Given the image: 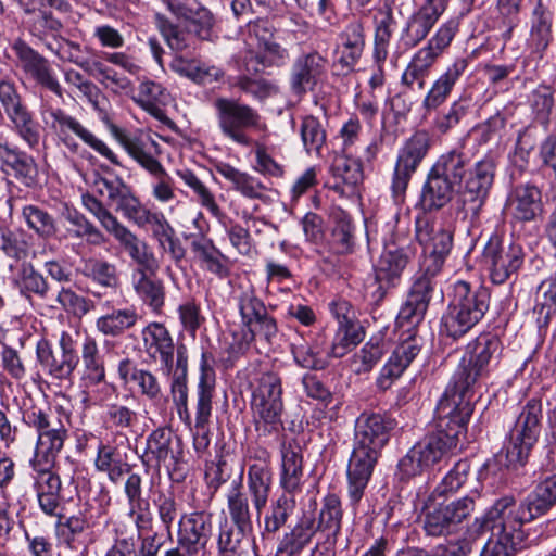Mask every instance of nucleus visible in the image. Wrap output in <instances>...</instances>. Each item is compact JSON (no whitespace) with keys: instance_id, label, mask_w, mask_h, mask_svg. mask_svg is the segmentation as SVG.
Instances as JSON below:
<instances>
[{"instance_id":"f03ea898","label":"nucleus","mask_w":556,"mask_h":556,"mask_svg":"<svg viewBox=\"0 0 556 556\" xmlns=\"http://www.w3.org/2000/svg\"><path fill=\"white\" fill-rule=\"evenodd\" d=\"M81 202L84 207L119 242L132 262L136 263L137 268L135 270H149L151 274H155L159 269V263L146 241L139 239L123 225L94 194L84 193Z\"/></svg>"},{"instance_id":"58836bf2","label":"nucleus","mask_w":556,"mask_h":556,"mask_svg":"<svg viewBox=\"0 0 556 556\" xmlns=\"http://www.w3.org/2000/svg\"><path fill=\"white\" fill-rule=\"evenodd\" d=\"M332 174L338 180L334 189L344 194H353L363 180V169L358 161L344 154L337 155L332 163Z\"/></svg>"},{"instance_id":"cd10ccee","label":"nucleus","mask_w":556,"mask_h":556,"mask_svg":"<svg viewBox=\"0 0 556 556\" xmlns=\"http://www.w3.org/2000/svg\"><path fill=\"white\" fill-rule=\"evenodd\" d=\"M168 11L179 21H185L201 39H208L214 26L213 14L198 2L166 0Z\"/></svg>"},{"instance_id":"a878e982","label":"nucleus","mask_w":556,"mask_h":556,"mask_svg":"<svg viewBox=\"0 0 556 556\" xmlns=\"http://www.w3.org/2000/svg\"><path fill=\"white\" fill-rule=\"evenodd\" d=\"M143 350L154 362L164 365L169 374L174 363V341L168 329L161 323H150L141 331Z\"/></svg>"},{"instance_id":"dca6fc26","label":"nucleus","mask_w":556,"mask_h":556,"mask_svg":"<svg viewBox=\"0 0 556 556\" xmlns=\"http://www.w3.org/2000/svg\"><path fill=\"white\" fill-rule=\"evenodd\" d=\"M416 239L429 254L424 264L442 267L453 245L452 230L441 220L419 216L416 219Z\"/></svg>"},{"instance_id":"2eb2a0df","label":"nucleus","mask_w":556,"mask_h":556,"mask_svg":"<svg viewBox=\"0 0 556 556\" xmlns=\"http://www.w3.org/2000/svg\"><path fill=\"white\" fill-rule=\"evenodd\" d=\"M245 462L248 465V491L260 518L267 505L273 483L270 455L266 448L249 447Z\"/></svg>"},{"instance_id":"1a4fd4ad","label":"nucleus","mask_w":556,"mask_h":556,"mask_svg":"<svg viewBox=\"0 0 556 556\" xmlns=\"http://www.w3.org/2000/svg\"><path fill=\"white\" fill-rule=\"evenodd\" d=\"M442 267L422 264L421 274L414 280L405 304L396 318L399 327L410 328L419 325L426 315L432 294L437 287V275Z\"/></svg>"},{"instance_id":"052dcab7","label":"nucleus","mask_w":556,"mask_h":556,"mask_svg":"<svg viewBox=\"0 0 556 556\" xmlns=\"http://www.w3.org/2000/svg\"><path fill=\"white\" fill-rule=\"evenodd\" d=\"M295 501L289 494L280 495L271 505L270 513L265 517V531L277 532L286 525L290 513L294 509Z\"/></svg>"},{"instance_id":"603ef678","label":"nucleus","mask_w":556,"mask_h":556,"mask_svg":"<svg viewBox=\"0 0 556 556\" xmlns=\"http://www.w3.org/2000/svg\"><path fill=\"white\" fill-rule=\"evenodd\" d=\"M96 467L108 473L112 482H117L130 469L129 465L122 458L115 448L108 445H100L96 459Z\"/></svg>"},{"instance_id":"bf43d9fd","label":"nucleus","mask_w":556,"mask_h":556,"mask_svg":"<svg viewBox=\"0 0 556 556\" xmlns=\"http://www.w3.org/2000/svg\"><path fill=\"white\" fill-rule=\"evenodd\" d=\"M228 510L231 520L240 529H251V513L247 496L239 486H235L227 496Z\"/></svg>"},{"instance_id":"473e14b6","label":"nucleus","mask_w":556,"mask_h":556,"mask_svg":"<svg viewBox=\"0 0 556 556\" xmlns=\"http://www.w3.org/2000/svg\"><path fill=\"white\" fill-rule=\"evenodd\" d=\"M408 261L409 257L403 249H388L382 253L376 267L377 299H382L386 289L396 285Z\"/></svg>"},{"instance_id":"49530a36","label":"nucleus","mask_w":556,"mask_h":556,"mask_svg":"<svg viewBox=\"0 0 556 556\" xmlns=\"http://www.w3.org/2000/svg\"><path fill=\"white\" fill-rule=\"evenodd\" d=\"M467 157L456 150L442 154L431 170L442 178L451 181L457 187H460L463 178L467 173Z\"/></svg>"},{"instance_id":"13d9d810","label":"nucleus","mask_w":556,"mask_h":556,"mask_svg":"<svg viewBox=\"0 0 556 556\" xmlns=\"http://www.w3.org/2000/svg\"><path fill=\"white\" fill-rule=\"evenodd\" d=\"M155 23L172 50L184 51L190 47L191 38L189 34L172 23L164 14L156 13Z\"/></svg>"},{"instance_id":"f3484780","label":"nucleus","mask_w":556,"mask_h":556,"mask_svg":"<svg viewBox=\"0 0 556 556\" xmlns=\"http://www.w3.org/2000/svg\"><path fill=\"white\" fill-rule=\"evenodd\" d=\"M430 147V136L426 131L415 132L400 151L394 169L392 190L395 198L404 194L412 174L427 154Z\"/></svg>"},{"instance_id":"412c9836","label":"nucleus","mask_w":556,"mask_h":556,"mask_svg":"<svg viewBox=\"0 0 556 556\" xmlns=\"http://www.w3.org/2000/svg\"><path fill=\"white\" fill-rule=\"evenodd\" d=\"M90 187L96 194L106 198L108 205L113 206L125 218H128L141 202L131 188L118 177L109 179L94 173Z\"/></svg>"},{"instance_id":"0e129e2a","label":"nucleus","mask_w":556,"mask_h":556,"mask_svg":"<svg viewBox=\"0 0 556 556\" xmlns=\"http://www.w3.org/2000/svg\"><path fill=\"white\" fill-rule=\"evenodd\" d=\"M180 179L198 195L202 206L206 207L215 217L222 216V211L210 189L190 170L178 172Z\"/></svg>"},{"instance_id":"a211bd4d","label":"nucleus","mask_w":556,"mask_h":556,"mask_svg":"<svg viewBox=\"0 0 556 556\" xmlns=\"http://www.w3.org/2000/svg\"><path fill=\"white\" fill-rule=\"evenodd\" d=\"M49 115L51 117L52 129L67 147L76 148V144L72 142L71 138V134H74L90 148L106 157L110 162L116 165L119 164L116 154L102 140L98 139L91 131L84 127L76 118L67 115L61 109L51 110Z\"/></svg>"},{"instance_id":"4c0bfd02","label":"nucleus","mask_w":556,"mask_h":556,"mask_svg":"<svg viewBox=\"0 0 556 556\" xmlns=\"http://www.w3.org/2000/svg\"><path fill=\"white\" fill-rule=\"evenodd\" d=\"M510 206L517 219L533 220L542 212L540 190L530 185L516 187L510 197Z\"/></svg>"},{"instance_id":"7ed1b4c3","label":"nucleus","mask_w":556,"mask_h":556,"mask_svg":"<svg viewBox=\"0 0 556 556\" xmlns=\"http://www.w3.org/2000/svg\"><path fill=\"white\" fill-rule=\"evenodd\" d=\"M473 392L475 388L468 382L456 381L453 377L437 406L434 427L459 443L467 432V424L473 412Z\"/></svg>"},{"instance_id":"09e8293b","label":"nucleus","mask_w":556,"mask_h":556,"mask_svg":"<svg viewBox=\"0 0 556 556\" xmlns=\"http://www.w3.org/2000/svg\"><path fill=\"white\" fill-rule=\"evenodd\" d=\"M138 315L132 308L117 309L97 319L96 327L104 336L117 337L132 328Z\"/></svg>"},{"instance_id":"9b49d317","label":"nucleus","mask_w":556,"mask_h":556,"mask_svg":"<svg viewBox=\"0 0 556 556\" xmlns=\"http://www.w3.org/2000/svg\"><path fill=\"white\" fill-rule=\"evenodd\" d=\"M2 251L7 256L3 262L11 275L10 279L22 290H28L40 295L47 292L48 286L43 277L25 262L26 242L22 236L10 233L2 236Z\"/></svg>"},{"instance_id":"4468645a","label":"nucleus","mask_w":556,"mask_h":556,"mask_svg":"<svg viewBox=\"0 0 556 556\" xmlns=\"http://www.w3.org/2000/svg\"><path fill=\"white\" fill-rule=\"evenodd\" d=\"M483 262L489 267L491 280L502 285L523 264V250L519 244L505 243L498 237H491L483 250Z\"/></svg>"},{"instance_id":"423d86ee","label":"nucleus","mask_w":556,"mask_h":556,"mask_svg":"<svg viewBox=\"0 0 556 556\" xmlns=\"http://www.w3.org/2000/svg\"><path fill=\"white\" fill-rule=\"evenodd\" d=\"M458 446L459 442L452 435L434 427L401 458L399 469L405 477H415L453 454Z\"/></svg>"},{"instance_id":"a18cd8bd","label":"nucleus","mask_w":556,"mask_h":556,"mask_svg":"<svg viewBox=\"0 0 556 556\" xmlns=\"http://www.w3.org/2000/svg\"><path fill=\"white\" fill-rule=\"evenodd\" d=\"M83 380L98 384L105 378V368L94 339L87 338L81 346Z\"/></svg>"},{"instance_id":"f8f14e48","label":"nucleus","mask_w":556,"mask_h":556,"mask_svg":"<svg viewBox=\"0 0 556 556\" xmlns=\"http://www.w3.org/2000/svg\"><path fill=\"white\" fill-rule=\"evenodd\" d=\"M501 342L496 336L482 333L468 343L453 377L456 381L476 387L478 380L488 372L491 358L500 352Z\"/></svg>"},{"instance_id":"aec40b11","label":"nucleus","mask_w":556,"mask_h":556,"mask_svg":"<svg viewBox=\"0 0 556 556\" xmlns=\"http://www.w3.org/2000/svg\"><path fill=\"white\" fill-rule=\"evenodd\" d=\"M496 163L494 157L486 155L478 161L469 172L462 190L464 205L477 214L483 205L494 180Z\"/></svg>"},{"instance_id":"5fc2aeb1","label":"nucleus","mask_w":556,"mask_h":556,"mask_svg":"<svg viewBox=\"0 0 556 556\" xmlns=\"http://www.w3.org/2000/svg\"><path fill=\"white\" fill-rule=\"evenodd\" d=\"M300 134L306 152L319 155L327 137L320 121L312 115L305 116L300 126Z\"/></svg>"},{"instance_id":"c03bdc74","label":"nucleus","mask_w":556,"mask_h":556,"mask_svg":"<svg viewBox=\"0 0 556 556\" xmlns=\"http://www.w3.org/2000/svg\"><path fill=\"white\" fill-rule=\"evenodd\" d=\"M37 356L41 365L48 368L50 375L58 379L68 378L78 363V359L66 355H55L50 343L45 340L37 345Z\"/></svg>"},{"instance_id":"e2e57ef3","label":"nucleus","mask_w":556,"mask_h":556,"mask_svg":"<svg viewBox=\"0 0 556 556\" xmlns=\"http://www.w3.org/2000/svg\"><path fill=\"white\" fill-rule=\"evenodd\" d=\"M249 529H240L225 521L220 525L218 535V554L219 556H239L241 552V543L244 532Z\"/></svg>"},{"instance_id":"f704fd0d","label":"nucleus","mask_w":556,"mask_h":556,"mask_svg":"<svg viewBox=\"0 0 556 556\" xmlns=\"http://www.w3.org/2000/svg\"><path fill=\"white\" fill-rule=\"evenodd\" d=\"M215 390V372L210 367L206 354H202L201 375L197 387L195 427L205 428L210 422L213 409V394Z\"/></svg>"},{"instance_id":"6e6552de","label":"nucleus","mask_w":556,"mask_h":556,"mask_svg":"<svg viewBox=\"0 0 556 556\" xmlns=\"http://www.w3.org/2000/svg\"><path fill=\"white\" fill-rule=\"evenodd\" d=\"M214 108L220 131L238 144L251 143L245 129L263 128L257 111L236 99L218 97L214 100Z\"/></svg>"},{"instance_id":"5701e85b","label":"nucleus","mask_w":556,"mask_h":556,"mask_svg":"<svg viewBox=\"0 0 556 556\" xmlns=\"http://www.w3.org/2000/svg\"><path fill=\"white\" fill-rule=\"evenodd\" d=\"M379 454L353 447L348 466L349 497L356 505L363 497Z\"/></svg>"},{"instance_id":"20e7f679","label":"nucleus","mask_w":556,"mask_h":556,"mask_svg":"<svg viewBox=\"0 0 556 556\" xmlns=\"http://www.w3.org/2000/svg\"><path fill=\"white\" fill-rule=\"evenodd\" d=\"M457 31V21L448 20L443 23L429 39L428 43L413 55L402 75V83L412 89L422 90L426 87V80L430 75L432 66L451 46Z\"/></svg>"},{"instance_id":"2f4dec72","label":"nucleus","mask_w":556,"mask_h":556,"mask_svg":"<svg viewBox=\"0 0 556 556\" xmlns=\"http://www.w3.org/2000/svg\"><path fill=\"white\" fill-rule=\"evenodd\" d=\"M13 49L23 62L24 67L42 87L62 97V88L52 75L49 63L46 59L35 52L30 47L22 41L14 43Z\"/></svg>"},{"instance_id":"338daca9","label":"nucleus","mask_w":556,"mask_h":556,"mask_svg":"<svg viewBox=\"0 0 556 556\" xmlns=\"http://www.w3.org/2000/svg\"><path fill=\"white\" fill-rule=\"evenodd\" d=\"M278 337V327L276 320L268 314L248 327V331L243 334L245 343L260 338L268 344H273Z\"/></svg>"},{"instance_id":"ddd939ff","label":"nucleus","mask_w":556,"mask_h":556,"mask_svg":"<svg viewBox=\"0 0 556 556\" xmlns=\"http://www.w3.org/2000/svg\"><path fill=\"white\" fill-rule=\"evenodd\" d=\"M212 534L211 515L204 511L185 514L179 519L177 546L165 556H198L206 549Z\"/></svg>"},{"instance_id":"6e6d98bb","label":"nucleus","mask_w":556,"mask_h":556,"mask_svg":"<svg viewBox=\"0 0 556 556\" xmlns=\"http://www.w3.org/2000/svg\"><path fill=\"white\" fill-rule=\"evenodd\" d=\"M292 352L295 362L300 366L314 370L324 369L328 364L327 357L330 356L319 345L306 342L293 345Z\"/></svg>"},{"instance_id":"6ab92c4d","label":"nucleus","mask_w":556,"mask_h":556,"mask_svg":"<svg viewBox=\"0 0 556 556\" xmlns=\"http://www.w3.org/2000/svg\"><path fill=\"white\" fill-rule=\"evenodd\" d=\"M478 497V492H471L469 495L434 508L426 516L424 526L426 532L438 536L447 531L450 526L460 523L475 510Z\"/></svg>"},{"instance_id":"9d476101","label":"nucleus","mask_w":556,"mask_h":556,"mask_svg":"<svg viewBox=\"0 0 556 556\" xmlns=\"http://www.w3.org/2000/svg\"><path fill=\"white\" fill-rule=\"evenodd\" d=\"M30 424L38 432L37 446L35 452V466L45 460L47 466H52L56 454L63 448L67 438L59 413L52 410H34Z\"/></svg>"},{"instance_id":"864d4df0","label":"nucleus","mask_w":556,"mask_h":556,"mask_svg":"<svg viewBox=\"0 0 556 556\" xmlns=\"http://www.w3.org/2000/svg\"><path fill=\"white\" fill-rule=\"evenodd\" d=\"M527 502L535 518L547 513L556 504V475L547 477L539 483Z\"/></svg>"},{"instance_id":"c85d7f7f","label":"nucleus","mask_w":556,"mask_h":556,"mask_svg":"<svg viewBox=\"0 0 556 556\" xmlns=\"http://www.w3.org/2000/svg\"><path fill=\"white\" fill-rule=\"evenodd\" d=\"M538 437V432L515 422L510 430L505 452H501L497 455L498 463L507 468H516L523 465Z\"/></svg>"},{"instance_id":"79ce46f5","label":"nucleus","mask_w":556,"mask_h":556,"mask_svg":"<svg viewBox=\"0 0 556 556\" xmlns=\"http://www.w3.org/2000/svg\"><path fill=\"white\" fill-rule=\"evenodd\" d=\"M138 227L150 226L153 236L163 244L166 240L174 237L175 231L165 216L159 212H152L141 202L127 218Z\"/></svg>"},{"instance_id":"37998d69","label":"nucleus","mask_w":556,"mask_h":556,"mask_svg":"<svg viewBox=\"0 0 556 556\" xmlns=\"http://www.w3.org/2000/svg\"><path fill=\"white\" fill-rule=\"evenodd\" d=\"M313 521L301 520L290 532L285 533L279 542L276 556H294L311 542L314 535Z\"/></svg>"},{"instance_id":"c756f323","label":"nucleus","mask_w":556,"mask_h":556,"mask_svg":"<svg viewBox=\"0 0 556 556\" xmlns=\"http://www.w3.org/2000/svg\"><path fill=\"white\" fill-rule=\"evenodd\" d=\"M419 351L420 348L412 336L399 344L380 371L377 380L378 387L381 390H388L394 380L401 377Z\"/></svg>"},{"instance_id":"f257e3e1","label":"nucleus","mask_w":556,"mask_h":556,"mask_svg":"<svg viewBox=\"0 0 556 556\" xmlns=\"http://www.w3.org/2000/svg\"><path fill=\"white\" fill-rule=\"evenodd\" d=\"M488 308L486 290H472L468 282L459 280L454 285L453 299L442 316L441 331L453 339L460 338L483 317Z\"/></svg>"},{"instance_id":"680f3d73","label":"nucleus","mask_w":556,"mask_h":556,"mask_svg":"<svg viewBox=\"0 0 556 556\" xmlns=\"http://www.w3.org/2000/svg\"><path fill=\"white\" fill-rule=\"evenodd\" d=\"M470 470L471 466L467 459L457 462L445 475L441 483L435 488L434 492L440 496H444L448 493L458 491L469 480Z\"/></svg>"},{"instance_id":"de8ad7c7","label":"nucleus","mask_w":556,"mask_h":556,"mask_svg":"<svg viewBox=\"0 0 556 556\" xmlns=\"http://www.w3.org/2000/svg\"><path fill=\"white\" fill-rule=\"evenodd\" d=\"M342 517L343 511L339 496L328 494L323 501L316 530L326 532L327 538L334 540L340 532Z\"/></svg>"},{"instance_id":"e433bc0d","label":"nucleus","mask_w":556,"mask_h":556,"mask_svg":"<svg viewBox=\"0 0 556 556\" xmlns=\"http://www.w3.org/2000/svg\"><path fill=\"white\" fill-rule=\"evenodd\" d=\"M216 172L232 184V188L249 199L263 200L267 187L257 178L241 172L232 165L219 162L215 165Z\"/></svg>"},{"instance_id":"b1692460","label":"nucleus","mask_w":556,"mask_h":556,"mask_svg":"<svg viewBox=\"0 0 556 556\" xmlns=\"http://www.w3.org/2000/svg\"><path fill=\"white\" fill-rule=\"evenodd\" d=\"M365 48L364 28L359 22L350 23L339 36L334 63L340 73L346 75L354 71Z\"/></svg>"},{"instance_id":"393cba45","label":"nucleus","mask_w":556,"mask_h":556,"mask_svg":"<svg viewBox=\"0 0 556 556\" xmlns=\"http://www.w3.org/2000/svg\"><path fill=\"white\" fill-rule=\"evenodd\" d=\"M388 424L375 413H363L355 424L354 447L380 453L388 442Z\"/></svg>"},{"instance_id":"72a5a7b5","label":"nucleus","mask_w":556,"mask_h":556,"mask_svg":"<svg viewBox=\"0 0 556 556\" xmlns=\"http://www.w3.org/2000/svg\"><path fill=\"white\" fill-rule=\"evenodd\" d=\"M2 105L21 136L30 144L36 142L37 134L30 114L22 104L14 87L5 81H2Z\"/></svg>"},{"instance_id":"ea45409f","label":"nucleus","mask_w":556,"mask_h":556,"mask_svg":"<svg viewBox=\"0 0 556 556\" xmlns=\"http://www.w3.org/2000/svg\"><path fill=\"white\" fill-rule=\"evenodd\" d=\"M149 270H135L132 286L136 293L153 311L159 312L165 303V288L163 281L153 277Z\"/></svg>"},{"instance_id":"774afa93","label":"nucleus","mask_w":556,"mask_h":556,"mask_svg":"<svg viewBox=\"0 0 556 556\" xmlns=\"http://www.w3.org/2000/svg\"><path fill=\"white\" fill-rule=\"evenodd\" d=\"M239 309L243 325L248 328L267 313L263 302L253 292H243L239 300Z\"/></svg>"},{"instance_id":"4d7b16f0","label":"nucleus","mask_w":556,"mask_h":556,"mask_svg":"<svg viewBox=\"0 0 556 556\" xmlns=\"http://www.w3.org/2000/svg\"><path fill=\"white\" fill-rule=\"evenodd\" d=\"M363 340L361 326H339L328 354L333 357L344 356L353 346Z\"/></svg>"},{"instance_id":"a19ab883","label":"nucleus","mask_w":556,"mask_h":556,"mask_svg":"<svg viewBox=\"0 0 556 556\" xmlns=\"http://www.w3.org/2000/svg\"><path fill=\"white\" fill-rule=\"evenodd\" d=\"M454 184L430 170L421 193V204L426 210H438L447 204L454 194Z\"/></svg>"},{"instance_id":"8fccbe9b","label":"nucleus","mask_w":556,"mask_h":556,"mask_svg":"<svg viewBox=\"0 0 556 556\" xmlns=\"http://www.w3.org/2000/svg\"><path fill=\"white\" fill-rule=\"evenodd\" d=\"M191 251L195 258L211 273L220 278L229 274L228 267L223 263V255L214 247L212 241L206 239H197L191 242Z\"/></svg>"},{"instance_id":"bb28decb","label":"nucleus","mask_w":556,"mask_h":556,"mask_svg":"<svg viewBox=\"0 0 556 556\" xmlns=\"http://www.w3.org/2000/svg\"><path fill=\"white\" fill-rule=\"evenodd\" d=\"M326 68V60L317 52L302 55L295 60L290 74V88L302 96L317 84Z\"/></svg>"},{"instance_id":"39448f33","label":"nucleus","mask_w":556,"mask_h":556,"mask_svg":"<svg viewBox=\"0 0 556 556\" xmlns=\"http://www.w3.org/2000/svg\"><path fill=\"white\" fill-rule=\"evenodd\" d=\"M535 519L528 502L517 504L514 497L498 498L485 513L480 521L482 531H490L491 535L523 541L522 526Z\"/></svg>"},{"instance_id":"3c124183","label":"nucleus","mask_w":556,"mask_h":556,"mask_svg":"<svg viewBox=\"0 0 556 556\" xmlns=\"http://www.w3.org/2000/svg\"><path fill=\"white\" fill-rule=\"evenodd\" d=\"M83 274L108 288H116L118 275L116 266L105 260L89 257L83 262Z\"/></svg>"},{"instance_id":"0eeeda50","label":"nucleus","mask_w":556,"mask_h":556,"mask_svg":"<svg viewBox=\"0 0 556 556\" xmlns=\"http://www.w3.org/2000/svg\"><path fill=\"white\" fill-rule=\"evenodd\" d=\"M251 407L258 431L271 432L281 425L282 386L276 372L267 371L261 375L252 392Z\"/></svg>"},{"instance_id":"4be33fe9","label":"nucleus","mask_w":556,"mask_h":556,"mask_svg":"<svg viewBox=\"0 0 556 556\" xmlns=\"http://www.w3.org/2000/svg\"><path fill=\"white\" fill-rule=\"evenodd\" d=\"M169 428L162 427L153 430L147 438L143 462L160 469L175 466L181 455L180 441L174 440Z\"/></svg>"},{"instance_id":"c9c22d12","label":"nucleus","mask_w":556,"mask_h":556,"mask_svg":"<svg viewBox=\"0 0 556 556\" xmlns=\"http://www.w3.org/2000/svg\"><path fill=\"white\" fill-rule=\"evenodd\" d=\"M281 458L280 485L286 493L292 495L301 491L303 482V458L300 445L292 442L283 444Z\"/></svg>"},{"instance_id":"7c9ffc66","label":"nucleus","mask_w":556,"mask_h":556,"mask_svg":"<svg viewBox=\"0 0 556 556\" xmlns=\"http://www.w3.org/2000/svg\"><path fill=\"white\" fill-rule=\"evenodd\" d=\"M467 59H456L451 65L447 66L445 72L433 81L422 103L427 111L437 110L446 101L455 84L467 70Z\"/></svg>"},{"instance_id":"69168bd1","label":"nucleus","mask_w":556,"mask_h":556,"mask_svg":"<svg viewBox=\"0 0 556 556\" xmlns=\"http://www.w3.org/2000/svg\"><path fill=\"white\" fill-rule=\"evenodd\" d=\"M56 301L65 312L78 318L85 316L93 307L91 300L77 294L70 288H62L58 292Z\"/></svg>"}]
</instances>
